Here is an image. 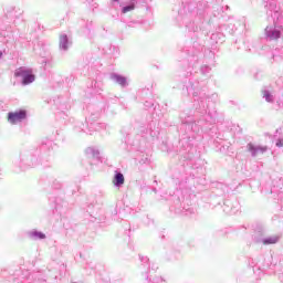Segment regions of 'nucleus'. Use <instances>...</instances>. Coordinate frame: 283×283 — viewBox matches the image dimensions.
<instances>
[{
  "label": "nucleus",
  "mask_w": 283,
  "mask_h": 283,
  "mask_svg": "<svg viewBox=\"0 0 283 283\" xmlns=\"http://www.w3.org/2000/svg\"><path fill=\"white\" fill-rule=\"evenodd\" d=\"M263 244H277L280 242V235L268 237L262 240Z\"/></svg>",
  "instance_id": "nucleus-7"
},
{
  "label": "nucleus",
  "mask_w": 283,
  "mask_h": 283,
  "mask_svg": "<svg viewBox=\"0 0 283 283\" xmlns=\"http://www.w3.org/2000/svg\"><path fill=\"white\" fill-rule=\"evenodd\" d=\"M113 185H115V187H123L125 185V176H123L122 172H116Z\"/></svg>",
  "instance_id": "nucleus-5"
},
{
  "label": "nucleus",
  "mask_w": 283,
  "mask_h": 283,
  "mask_svg": "<svg viewBox=\"0 0 283 283\" xmlns=\"http://www.w3.org/2000/svg\"><path fill=\"white\" fill-rule=\"evenodd\" d=\"M111 81H114V83H117L120 87H127V77L120 74L111 73Z\"/></svg>",
  "instance_id": "nucleus-4"
},
{
  "label": "nucleus",
  "mask_w": 283,
  "mask_h": 283,
  "mask_svg": "<svg viewBox=\"0 0 283 283\" xmlns=\"http://www.w3.org/2000/svg\"><path fill=\"white\" fill-rule=\"evenodd\" d=\"M132 10H136V2H132L129 6H126L122 9L123 14H127V12H132Z\"/></svg>",
  "instance_id": "nucleus-10"
},
{
  "label": "nucleus",
  "mask_w": 283,
  "mask_h": 283,
  "mask_svg": "<svg viewBox=\"0 0 283 283\" xmlns=\"http://www.w3.org/2000/svg\"><path fill=\"white\" fill-rule=\"evenodd\" d=\"M31 235L38 240H45V234L43 232H32Z\"/></svg>",
  "instance_id": "nucleus-11"
},
{
  "label": "nucleus",
  "mask_w": 283,
  "mask_h": 283,
  "mask_svg": "<svg viewBox=\"0 0 283 283\" xmlns=\"http://www.w3.org/2000/svg\"><path fill=\"white\" fill-rule=\"evenodd\" d=\"M112 1L118 2V0H112Z\"/></svg>",
  "instance_id": "nucleus-15"
},
{
  "label": "nucleus",
  "mask_w": 283,
  "mask_h": 283,
  "mask_svg": "<svg viewBox=\"0 0 283 283\" xmlns=\"http://www.w3.org/2000/svg\"><path fill=\"white\" fill-rule=\"evenodd\" d=\"M276 147H283V139H279L276 142Z\"/></svg>",
  "instance_id": "nucleus-13"
},
{
  "label": "nucleus",
  "mask_w": 283,
  "mask_h": 283,
  "mask_svg": "<svg viewBox=\"0 0 283 283\" xmlns=\"http://www.w3.org/2000/svg\"><path fill=\"white\" fill-rule=\"evenodd\" d=\"M25 74H28V70H25L23 67H20V69L14 71L15 78H19V76H22L24 78Z\"/></svg>",
  "instance_id": "nucleus-9"
},
{
  "label": "nucleus",
  "mask_w": 283,
  "mask_h": 283,
  "mask_svg": "<svg viewBox=\"0 0 283 283\" xmlns=\"http://www.w3.org/2000/svg\"><path fill=\"white\" fill-rule=\"evenodd\" d=\"M265 36L270 41H277L280 36H282V31L275 27H266L265 28Z\"/></svg>",
  "instance_id": "nucleus-1"
},
{
  "label": "nucleus",
  "mask_w": 283,
  "mask_h": 283,
  "mask_svg": "<svg viewBox=\"0 0 283 283\" xmlns=\"http://www.w3.org/2000/svg\"><path fill=\"white\" fill-rule=\"evenodd\" d=\"M247 149L248 151H250L251 156L253 158H255V156H258V154H264L269 150V147L266 146H255L252 143H249L247 145Z\"/></svg>",
  "instance_id": "nucleus-3"
},
{
  "label": "nucleus",
  "mask_w": 283,
  "mask_h": 283,
  "mask_svg": "<svg viewBox=\"0 0 283 283\" xmlns=\"http://www.w3.org/2000/svg\"><path fill=\"white\" fill-rule=\"evenodd\" d=\"M23 85H30V83H34V75L32 74V71L28 70L23 80Z\"/></svg>",
  "instance_id": "nucleus-6"
},
{
  "label": "nucleus",
  "mask_w": 283,
  "mask_h": 283,
  "mask_svg": "<svg viewBox=\"0 0 283 283\" xmlns=\"http://www.w3.org/2000/svg\"><path fill=\"white\" fill-rule=\"evenodd\" d=\"M60 48H62V50H67V35H60Z\"/></svg>",
  "instance_id": "nucleus-8"
},
{
  "label": "nucleus",
  "mask_w": 283,
  "mask_h": 283,
  "mask_svg": "<svg viewBox=\"0 0 283 283\" xmlns=\"http://www.w3.org/2000/svg\"><path fill=\"white\" fill-rule=\"evenodd\" d=\"M25 116H27L25 111L9 113L8 120L9 123H11V125H14L17 123H21V120H24Z\"/></svg>",
  "instance_id": "nucleus-2"
},
{
  "label": "nucleus",
  "mask_w": 283,
  "mask_h": 283,
  "mask_svg": "<svg viewBox=\"0 0 283 283\" xmlns=\"http://www.w3.org/2000/svg\"><path fill=\"white\" fill-rule=\"evenodd\" d=\"M142 260H144V262H147L149 259H147V258H143Z\"/></svg>",
  "instance_id": "nucleus-14"
},
{
  "label": "nucleus",
  "mask_w": 283,
  "mask_h": 283,
  "mask_svg": "<svg viewBox=\"0 0 283 283\" xmlns=\"http://www.w3.org/2000/svg\"><path fill=\"white\" fill-rule=\"evenodd\" d=\"M263 98H265L268 103H273V95H271L269 91L263 92Z\"/></svg>",
  "instance_id": "nucleus-12"
}]
</instances>
